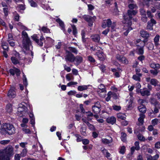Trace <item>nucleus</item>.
<instances>
[{
    "label": "nucleus",
    "instance_id": "46",
    "mask_svg": "<svg viewBox=\"0 0 160 160\" xmlns=\"http://www.w3.org/2000/svg\"><path fill=\"white\" fill-rule=\"evenodd\" d=\"M98 90L104 91L106 90L105 86L102 84H100L98 86Z\"/></svg>",
    "mask_w": 160,
    "mask_h": 160
},
{
    "label": "nucleus",
    "instance_id": "55",
    "mask_svg": "<svg viewBox=\"0 0 160 160\" xmlns=\"http://www.w3.org/2000/svg\"><path fill=\"white\" fill-rule=\"evenodd\" d=\"M23 84L25 86H27L28 85V83L27 80V78L24 75H23Z\"/></svg>",
    "mask_w": 160,
    "mask_h": 160
},
{
    "label": "nucleus",
    "instance_id": "13",
    "mask_svg": "<svg viewBox=\"0 0 160 160\" xmlns=\"http://www.w3.org/2000/svg\"><path fill=\"white\" fill-rule=\"evenodd\" d=\"M14 89V87H12L8 91V95L9 98H14L16 97V93Z\"/></svg>",
    "mask_w": 160,
    "mask_h": 160
},
{
    "label": "nucleus",
    "instance_id": "58",
    "mask_svg": "<svg viewBox=\"0 0 160 160\" xmlns=\"http://www.w3.org/2000/svg\"><path fill=\"white\" fill-rule=\"evenodd\" d=\"M18 9L19 10H25V7L24 5L23 4H20L18 6Z\"/></svg>",
    "mask_w": 160,
    "mask_h": 160
},
{
    "label": "nucleus",
    "instance_id": "27",
    "mask_svg": "<svg viewBox=\"0 0 160 160\" xmlns=\"http://www.w3.org/2000/svg\"><path fill=\"white\" fill-rule=\"evenodd\" d=\"M90 86V85L79 86L78 87V89L80 91L86 90L88 89Z\"/></svg>",
    "mask_w": 160,
    "mask_h": 160
},
{
    "label": "nucleus",
    "instance_id": "1",
    "mask_svg": "<svg viewBox=\"0 0 160 160\" xmlns=\"http://www.w3.org/2000/svg\"><path fill=\"white\" fill-rule=\"evenodd\" d=\"M137 12L138 11L136 10H129L128 11V14L129 18H126V16L124 17V20L123 22L126 24L124 27V29L126 30V31L124 32L123 34L125 36H127L129 32L132 29V28L130 27L132 24L131 20L132 18V16L136 15Z\"/></svg>",
    "mask_w": 160,
    "mask_h": 160
},
{
    "label": "nucleus",
    "instance_id": "29",
    "mask_svg": "<svg viewBox=\"0 0 160 160\" xmlns=\"http://www.w3.org/2000/svg\"><path fill=\"white\" fill-rule=\"evenodd\" d=\"M150 67L153 68L159 69L160 68V65L158 63L154 62H151L150 64Z\"/></svg>",
    "mask_w": 160,
    "mask_h": 160
},
{
    "label": "nucleus",
    "instance_id": "64",
    "mask_svg": "<svg viewBox=\"0 0 160 160\" xmlns=\"http://www.w3.org/2000/svg\"><path fill=\"white\" fill-rule=\"evenodd\" d=\"M88 59L89 61L92 62H95V60L91 56H89L88 57Z\"/></svg>",
    "mask_w": 160,
    "mask_h": 160
},
{
    "label": "nucleus",
    "instance_id": "50",
    "mask_svg": "<svg viewBox=\"0 0 160 160\" xmlns=\"http://www.w3.org/2000/svg\"><path fill=\"white\" fill-rule=\"evenodd\" d=\"M153 26V24L149 23V22H148V25L147 26V29L150 30H152L153 29L152 26Z\"/></svg>",
    "mask_w": 160,
    "mask_h": 160
},
{
    "label": "nucleus",
    "instance_id": "4",
    "mask_svg": "<svg viewBox=\"0 0 160 160\" xmlns=\"http://www.w3.org/2000/svg\"><path fill=\"white\" fill-rule=\"evenodd\" d=\"M0 132L2 134L6 135L12 134L15 132V129L12 124L5 123L2 126L0 129Z\"/></svg>",
    "mask_w": 160,
    "mask_h": 160
},
{
    "label": "nucleus",
    "instance_id": "37",
    "mask_svg": "<svg viewBox=\"0 0 160 160\" xmlns=\"http://www.w3.org/2000/svg\"><path fill=\"white\" fill-rule=\"evenodd\" d=\"M27 152L28 150L26 148L23 149L20 153L21 156L22 157H25L27 155Z\"/></svg>",
    "mask_w": 160,
    "mask_h": 160
},
{
    "label": "nucleus",
    "instance_id": "52",
    "mask_svg": "<svg viewBox=\"0 0 160 160\" xmlns=\"http://www.w3.org/2000/svg\"><path fill=\"white\" fill-rule=\"evenodd\" d=\"M73 78V76L70 74H67L66 75V78L68 81H70Z\"/></svg>",
    "mask_w": 160,
    "mask_h": 160
},
{
    "label": "nucleus",
    "instance_id": "49",
    "mask_svg": "<svg viewBox=\"0 0 160 160\" xmlns=\"http://www.w3.org/2000/svg\"><path fill=\"white\" fill-rule=\"evenodd\" d=\"M112 92H109L108 93V96L106 98V100L107 101H108L110 99L111 97H112Z\"/></svg>",
    "mask_w": 160,
    "mask_h": 160
},
{
    "label": "nucleus",
    "instance_id": "45",
    "mask_svg": "<svg viewBox=\"0 0 160 160\" xmlns=\"http://www.w3.org/2000/svg\"><path fill=\"white\" fill-rule=\"evenodd\" d=\"M126 150V148L124 146H122L120 147L119 152L123 154L124 153Z\"/></svg>",
    "mask_w": 160,
    "mask_h": 160
},
{
    "label": "nucleus",
    "instance_id": "12",
    "mask_svg": "<svg viewBox=\"0 0 160 160\" xmlns=\"http://www.w3.org/2000/svg\"><path fill=\"white\" fill-rule=\"evenodd\" d=\"M9 71L10 73L13 76L15 74L17 76H18L20 74V71L16 68L11 69Z\"/></svg>",
    "mask_w": 160,
    "mask_h": 160
},
{
    "label": "nucleus",
    "instance_id": "23",
    "mask_svg": "<svg viewBox=\"0 0 160 160\" xmlns=\"http://www.w3.org/2000/svg\"><path fill=\"white\" fill-rule=\"evenodd\" d=\"M92 40L96 42H98L100 40V37L99 36L98 34H95L93 35L92 36Z\"/></svg>",
    "mask_w": 160,
    "mask_h": 160
},
{
    "label": "nucleus",
    "instance_id": "43",
    "mask_svg": "<svg viewBox=\"0 0 160 160\" xmlns=\"http://www.w3.org/2000/svg\"><path fill=\"white\" fill-rule=\"evenodd\" d=\"M12 62L15 64H17L18 63V61L16 58L12 57L11 58Z\"/></svg>",
    "mask_w": 160,
    "mask_h": 160
},
{
    "label": "nucleus",
    "instance_id": "53",
    "mask_svg": "<svg viewBox=\"0 0 160 160\" xmlns=\"http://www.w3.org/2000/svg\"><path fill=\"white\" fill-rule=\"evenodd\" d=\"M22 130L23 132L25 133L30 134L31 133L30 130L29 129L27 128H22Z\"/></svg>",
    "mask_w": 160,
    "mask_h": 160
},
{
    "label": "nucleus",
    "instance_id": "57",
    "mask_svg": "<svg viewBox=\"0 0 160 160\" xmlns=\"http://www.w3.org/2000/svg\"><path fill=\"white\" fill-rule=\"evenodd\" d=\"M112 107L114 110L118 111L120 110L121 109V107L119 106L114 105L112 106Z\"/></svg>",
    "mask_w": 160,
    "mask_h": 160
},
{
    "label": "nucleus",
    "instance_id": "31",
    "mask_svg": "<svg viewBox=\"0 0 160 160\" xmlns=\"http://www.w3.org/2000/svg\"><path fill=\"white\" fill-rule=\"evenodd\" d=\"M142 42L143 43V46L140 47L138 49V53L139 54H142L144 52L143 47L145 45V42L142 41Z\"/></svg>",
    "mask_w": 160,
    "mask_h": 160
},
{
    "label": "nucleus",
    "instance_id": "41",
    "mask_svg": "<svg viewBox=\"0 0 160 160\" xmlns=\"http://www.w3.org/2000/svg\"><path fill=\"white\" fill-rule=\"evenodd\" d=\"M121 139L122 141L125 142L126 139V134L124 132L121 133Z\"/></svg>",
    "mask_w": 160,
    "mask_h": 160
},
{
    "label": "nucleus",
    "instance_id": "48",
    "mask_svg": "<svg viewBox=\"0 0 160 160\" xmlns=\"http://www.w3.org/2000/svg\"><path fill=\"white\" fill-rule=\"evenodd\" d=\"M10 142V140H2L0 141V143L2 145H5L9 143Z\"/></svg>",
    "mask_w": 160,
    "mask_h": 160
},
{
    "label": "nucleus",
    "instance_id": "8",
    "mask_svg": "<svg viewBox=\"0 0 160 160\" xmlns=\"http://www.w3.org/2000/svg\"><path fill=\"white\" fill-rule=\"evenodd\" d=\"M101 106L99 102H97L95 103L92 106V112L96 114L99 113L101 110Z\"/></svg>",
    "mask_w": 160,
    "mask_h": 160
},
{
    "label": "nucleus",
    "instance_id": "9",
    "mask_svg": "<svg viewBox=\"0 0 160 160\" xmlns=\"http://www.w3.org/2000/svg\"><path fill=\"white\" fill-rule=\"evenodd\" d=\"M74 56L71 52L66 50V55L65 56V59L66 61H69L73 62H74Z\"/></svg>",
    "mask_w": 160,
    "mask_h": 160
},
{
    "label": "nucleus",
    "instance_id": "16",
    "mask_svg": "<svg viewBox=\"0 0 160 160\" xmlns=\"http://www.w3.org/2000/svg\"><path fill=\"white\" fill-rule=\"evenodd\" d=\"M32 38L33 40L40 46H42L43 45V42L39 40L38 39L36 35H34L32 36Z\"/></svg>",
    "mask_w": 160,
    "mask_h": 160
},
{
    "label": "nucleus",
    "instance_id": "44",
    "mask_svg": "<svg viewBox=\"0 0 160 160\" xmlns=\"http://www.w3.org/2000/svg\"><path fill=\"white\" fill-rule=\"evenodd\" d=\"M87 124L90 130L92 131L95 130V128L93 125L89 123L88 122H87Z\"/></svg>",
    "mask_w": 160,
    "mask_h": 160
},
{
    "label": "nucleus",
    "instance_id": "20",
    "mask_svg": "<svg viewBox=\"0 0 160 160\" xmlns=\"http://www.w3.org/2000/svg\"><path fill=\"white\" fill-rule=\"evenodd\" d=\"M29 117L31 119L30 123L32 124L33 127H34L35 124V118L33 114L31 112L29 114Z\"/></svg>",
    "mask_w": 160,
    "mask_h": 160
},
{
    "label": "nucleus",
    "instance_id": "21",
    "mask_svg": "<svg viewBox=\"0 0 160 160\" xmlns=\"http://www.w3.org/2000/svg\"><path fill=\"white\" fill-rule=\"evenodd\" d=\"M96 54L100 60H103L105 59V56L103 52H98Z\"/></svg>",
    "mask_w": 160,
    "mask_h": 160
},
{
    "label": "nucleus",
    "instance_id": "15",
    "mask_svg": "<svg viewBox=\"0 0 160 160\" xmlns=\"http://www.w3.org/2000/svg\"><path fill=\"white\" fill-rule=\"evenodd\" d=\"M139 118H138V123L137 124L139 126L142 125L144 122V119L145 118V115L144 114L141 113L139 114Z\"/></svg>",
    "mask_w": 160,
    "mask_h": 160
},
{
    "label": "nucleus",
    "instance_id": "62",
    "mask_svg": "<svg viewBox=\"0 0 160 160\" xmlns=\"http://www.w3.org/2000/svg\"><path fill=\"white\" fill-rule=\"evenodd\" d=\"M77 83H78L77 82H71L67 84V86L69 87L73 85H76Z\"/></svg>",
    "mask_w": 160,
    "mask_h": 160
},
{
    "label": "nucleus",
    "instance_id": "34",
    "mask_svg": "<svg viewBox=\"0 0 160 160\" xmlns=\"http://www.w3.org/2000/svg\"><path fill=\"white\" fill-rule=\"evenodd\" d=\"M41 31L44 33H48L50 32V30L46 27H42L40 29Z\"/></svg>",
    "mask_w": 160,
    "mask_h": 160
},
{
    "label": "nucleus",
    "instance_id": "56",
    "mask_svg": "<svg viewBox=\"0 0 160 160\" xmlns=\"http://www.w3.org/2000/svg\"><path fill=\"white\" fill-rule=\"evenodd\" d=\"M120 62L125 64H127L128 63V61L127 60L125 57H123L122 58Z\"/></svg>",
    "mask_w": 160,
    "mask_h": 160
},
{
    "label": "nucleus",
    "instance_id": "51",
    "mask_svg": "<svg viewBox=\"0 0 160 160\" xmlns=\"http://www.w3.org/2000/svg\"><path fill=\"white\" fill-rule=\"evenodd\" d=\"M72 27L73 29V34L74 35L76 36L77 33V29H76V27L74 25H72Z\"/></svg>",
    "mask_w": 160,
    "mask_h": 160
},
{
    "label": "nucleus",
    "instance_id": "38",
    "mask_svg": "<svg viewBox=\"0 0 160 160\" xmlns=\"http://www.w3.org/2000/svg\"><path fill=\"white\" fill-rule=\"evenodd\" d=\"M17 25L19 28H20L22 29H24L25 30H27V28L20 22L17 23Z\"/></svg>",
    "mask_w": 160,
    "mask_h": 160
},
{
    "label": "nucleus",
    "instance_id": "3",
    "mask_svg": "<svg viewBox=\"0 0 160 160\" xmlns=\"http://www.w3.org/2000/svg\"><path fill=\"white\" fill-rule=\"evenodd\" d=\"M14 154L13 147L8 145L5 149L0 150V160H10V157Z\"/></svg>",
    "mask_w": 160,
    "mask_h": 160
},
{
    "label": "nucleus",
    "instance_id": "36",
    "mask_svg": "<svg viewBox=\"0 0 160 160\" xmlns=\"http://www.w3.org/2000/svg\"><path fill=\"white\" fill-rule=\"evenodd\" d=\"M146 46L149 50H152L154 48V45L153 43L151 42H148Z\"/></svg>",
    "mask_w": 160,
    "mask_h": 160
},
{
    "label": "nucleus",
    "instance_id": "59",
    "mask_svg": "<svg viewBox=\"0 0 160 160\" xmlns=\"http://www.w3.org/2000/svg\"><path fill=\"white\" fill-rule=\"evenodd\" d=\"M151 73L154 76H156L158 73V71L156 70H150Z\"/></svg>",
    "mask_w": 160,
    "mask_h": 160
},
{
    "label": "nucleus",
    "instance_id": "30",
    "mask_svg": "<svg viewBox=\"0 0 160 160\" xmlns=\"http://www.w3.org/2000/svg\"><path fill=\"white\" fill-rule=\"evenodd\" d=\"M56 22L58 23L61 29L63 31H65L64 26L63 22L59 18L57 19L56 20Z\"/></svg>",
    "mask_w": 160,
    "mask_h": 160
},
{
    "label": "nucleus",
    "instance_id": "33",
    "mask_svg": "<svg viewBox=\"0 0 160 160\" xmlns=\"http://www.w3.org/2000/svg\"><path fill=\"white\" fill-rule=\"evenodd\" d=\"M117 117L118 118L121 120H124L126 118L125 114L120 113L117 114Z\"/></svg>",
    "mask_w": 160,
    "mask_h": 160
},
{
    "label": "nucleus",
    "instance_id": "26",
    "mask_svg": "<svg viewBox=\"0 0 160 160\" xmlns=\"http://www.w3.org/2000/svg\"><path fill=\"white\" fill-rule=\"evenodd\" d=\"M160 36L159 35L157 34L154 38V42L156 46H158L159 42V41Z\"/></svg>",
    "mask_w": 160,
    "mask_h": 160
},
{
    "label": "nucleus",
    "instance_id": "14",
    "mask_svg": "<svg viewBox=\"0 0 160 160\" xmlns=\"http://www.w3.org/2000/svg\"><path fill=\"white\" fill-rule=\"evenodd\" d=\"M82 58L80 56H77L74 57V62L75 64L78 66L82 61Z\"/></svg>",
    "mask_w": 160,
    "mask_h": 160
},
{
    "label": "nucleus",
    "instance_id": "6",
    "mask_svg": "<svg viewBox=\"0 0 160 160\" xmlns=\"http://www.w3.org/2000/svg\"><path fill=\"white\" fill-rule=\"evenodd\" d=\"M148 88L149 90H148L146 88H144L140 90H137V92H140L142 96H148L150 94V91L151 89V86L150 85H148Z\"/></svg>",
    "mask_w": 160,
    "mask_h": 160
},
{
    "label": "nucleus",
    "instance_id": "40",
    "mask_svg": "<svg viewBox=\"0 0 160 160\" xmlns=\"http://www.w3.org/2000/svg\"><path fill=\"white\" fill-rule=\"evenodd\" d=\"M128 8L130 9L137 8L138 7L136 4L133 3L129 4L128 5Z\"/></svg>",
    "mask_w": 160,
    "mask_h": 160
},
{
    "label": "nucleus",
    "instance_id": "35",
    "mask_svg": "<svg viewBox=\"0 0 160 160\" xmlns=\"http://www.w3.org/2000/svg\"><path fill=\"white\" fill-rule=\"evenodd\" d=\"M41 7L44 9L47 10H53V9H51L48 4H41Z\"/></svg>",
    "mask_w": 160,
    "mask_h": 160
},
{
    "label": "nucleus",
    "instance_id": "24",
    "mask_svg": "<svg viewBox=\"0 0 160 160\" xmlns=\"http://www.w3.org/2000/svg\"><path fill=\"white\" fill-rule=\"evenodd\" d=\"M102 152L103 154L108 159H111V154L108 152V151L106 149H103L102 151Z\"/></svg>",
    "mask_w": 160,
    "mask_h": 160
},
{
    "label": "nucleus",
    "instance_id": "61",
    "mask_svg": "<svg viewBox=\"0 0 160 160\" xmlns=\"http://www.w3.org/2000/svg\"><path fill=\"white\" fill-rule=\"evenodd\" d=\"M115 26L116 24L115 23H113L111 25V31L112 32H114L115 31Z\"/></svg>",
    "mask_w": 160,
    "mask_h": 160
},
{
    "label": "nucleus",
    "instance_id": "25",
    "mask_svg": "<svg viewBox=\"0 0 160 160\" xmlns=\"http://www.w3.org/2000/svg\"><path fill=\"white\" fill-rule=\"evenodd\" d=\"M141 36L143 38H147L149 37V34L148 32L143 30H141L140 32Z\"/></svg>",
    "mask_w": 160,
    "mask_h": 160
},
{
    "label": "nucleus",
    "instance_id": "10",
    "mask_svg": "<svg viewBox=\"0 0 160 160\" xmlns=\"http://www.w3.org/2000/svg\"><path fill=\"white\" fill-rule=\"evenodd\" d=\"M112 23L111 20L108 19L107 20H103L102 26L103 28H105L107 26L108 27H110Z\"/></svg>",
    "mask_w": 160,
    "mask_h": 160
},
{
    "label": "nucleus",
    "instance_id": "32",
    "mask_svg": "<svg viewBox=\"0 0 160 160\" xmlns=\"http://www.w3.org/2000/svg\"><path fill=\"white\" fill-rule=\"evenodd\" d=\"M138 109L139 111L143 113H145L146 111V108L143 105H141L138 107Z\"/></svg>",
    "mask_w": 160,
    "mask_h": 160
},
{
    "label": "nucleus",
    "instance_id": "54",
    "mask_svg": "<svg viewBox=\"0 0 160 160\" xmlns=\"http://www.w3.org/2000/svg\"><path fill=\"white\" fill-rule=\"evenodd\" d=\"M138 138L139 140L141 141H144L145 140L144 137L141 134L138 135Z\"/></svg>",
    "mask_w": 160,
    "mask_h": 160
},
{
    "label": "nucleus",
    "instance_id": "5",
    "mask_svg": "<svg viewBox=\"0 0 160 160\" xmlns=\"http://www.w3.org/2000/svg\"><path fill=\"white\" fill-rule=\"evenodd\" d=\"M27 112V108L22 104H20L18 108L17 114L18 116L22 117L25 116Z\"/></svg>",
    "mask_w": 160,
    "mask_h": 160
},
{
    "label": "nucleus",
    "instance_id": "17",
    "mask_svg": "<svg viewBox=\"0 0 160 160\" xmlns=\"http://www.w3.org/2000/svg\"><path fill=\"white\" fill-rule=\"evenodd\" d=\"M142 76V74L140 73H136L132 76V78L135 81L138 82L141 81V78Z\"/></svg>",
    "mask_w": 160,
    "mask_h": 160
},
{
    "label": "nucleus",
    "instance_id": "18",
    "mask_svg": "<svg viewBox=\"0 0 160 160\" xmlns=\"http://www.w3.org/2000/svg\"><path fill=\"white\" fill-rule=\"evenodd\" d=\"M107 121L108 123L113 124L116 122V119L114 117H111L107 118Z\"/></svg>",
    "mask_w": 160,
    "mask_h": 160
},
{
    "label": "nucleus",
    "instance_id": "22",
    "mask_svg": "<svg viewBox=\"0 0 160 160\" xmlns=\"http://www.w3.org/2000/svg\"><path fill=\"white\" fill-rule=\"evenodd\" d=\"M67 50L68 51L71 52L75 54H77L78 52V51L77 49L75 48L69 47H68V48Z\"/></svg>",
    "mask_w": 160,
    "mask_h": 160
},
{
    "label": "nucleus",
    "instance_id": "2",
    "mask_svg": "<svg viewBox=\"0 0 160 160\" xmlns=\"http://www.w3.org/2000/svg\"><path fill=\"white\" fill-rule=\"evenodd\" d=\"M22 35L23 37L22 46L23 48L25 49L26 50H28V55H26V58H27L28 56L30 57L28 59V62H31L32 59L33 58V53L31 50H29V47L31 46V42L30 39L28 37L27 33L25 31H23L22 32Z\"/></svg>",
    "mask_w": 160,
    "mask_h": 160
},
{
    "label": "nucleus",
    "instance_id": "19",
    "mask_svg": "<svg viewBox=\"0 0 160 160\" xmlns=\"http://www.w3.org/2000/svg\"><path fill=\"white\" fill-rule=\"evenodd\" d=\"M110 139H108L105 138L102 139V142L104 144H108L111 143L112 142V138L110 137Z\"/></svg>",
    "mask_w": 160,
    "mask_h": 160
},
{
    "label": "nucleus",
    "instance_id": "60",
    "mask_svg": "<svg viewBox=\"0 0 160 160\" xmlns=\"http://www.w3.org/2000/svg\"><path fill=\"white\" fill-rule=\"evenodd\" d=\"M63 66L64 70H66L68 72H69L71 71V69L70 68L67 66L66 65H64Z\"/></svg>",
    "mask_w": 160,
    "mask_h": 160
},
{
    "label": "nucleus",
    "instance_id": "28",
    "mask_svg": "<svg viewBox=\"0 0 160 160\" xmlns=\"http://www.w3.org/2000/svg\"><path fill=\"white\" fill-rule=\"evenodd\" d=\"M106 90L99 91L97 90V92L99 95L102 98H104L106 95Z\"/></svg>",
    "mask_w": 160,
    "mask_h": 160
},
{
    "label": "nucleus",
    "instance_id": "47",
    "mask_svg": "<svg viewBox=\"0 0 160 160\" xmlns=\"http://www.w3.org/2000/svg\"><path fill=\"white\" fill-rule=\"evenodd\" d=\"M135 148H136V150H139L140 149L139 146V142L136 141L134 143Z\"/></svg>",
    "mask_w": 160,
    "mask_h": 160
},
{
    "label": "nucleus",
    "instance_id": "63",
    "mask_svg": "<svg viewBox=\"0 0 160 160\" xmlns=\"http://www.w3.org/2000/svg\"><path fill=\"white\" fill-rule=\"evenodd\" d=\"M76 93V92L74 90H71L68 92V94L69 95L71 96L75 95Z\"/></svg>",
    "mask_w": 160,
    "mask_h": 160
},
{
    "label": "nucleus",
    "instance_id": "7",
    "mask_svg": "<svg viewBox=\"0 0 160 160\" xmlns=\"http://www.w3.org/2000/svg\"><path fill=\"white\" fill-rule=\"evenodd\" d=\"M83 18L88 22V25L92 26L93 25V23L96 19V17L95 16L92 17L88 15H84L83 16Z\"/></svg>",
    "mask_w": 160,
    "mask_h": 160
},
{
    "label": "nucleus",
    "instance_id": "11",
    "mask_svg": "<svg viewBox=\"0 0 160 160\" xmlns=\"http://www.w3.org/2000/svg\"><path fill=\"white\" fill-rule=\"evenodd\" d=\"M146 80L147 82H149L150 84L154 86H157L158 83L157 79L154 78L151 79L150 77L146 78Z\"/></svg>",
    "mask_w": 160,
    "mask_h": 160
},
{
    "label": "nucleus",
    "instance_id": "39",
    "mask_svg": "<svg viewBox=\"0 0 160 160\" xmlns=\"http://www.w3.org/2000/svg\"><path fill=\"white\" fill-rule=\"evenodd\" d=\"M31 6L32 7H37V4L35 2L32 0H28Z\"/></svg>",
    "mask_w": 160,
    "mask_h": 160
},
{
    "label": "nucleus",
    "instance_id": "42",
    "mask_svg": "<svg viewBox=\"0 0 160 160\" xmlns=\"http://www.w3.org/2000/svg\"><path fill=\"white\" fill-rule=\"evenodd\" d=\"M159 121V120L157 118H155L152 120L151 121V123L152 125L155 126L158 124Z\"/></svg>",
    "mask_w": 160,
    "mask_h": 160
}]
</instances>
